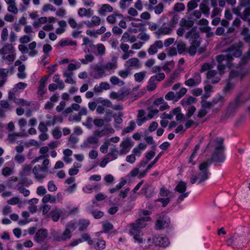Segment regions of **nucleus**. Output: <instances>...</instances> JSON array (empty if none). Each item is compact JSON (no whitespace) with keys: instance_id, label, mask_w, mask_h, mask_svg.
I'll return each mask as SVG.
<instances>
[{"instance_id":"774afa93","label":"nucleus","mask_w":250,"mask_h":250,"mask_svg":"<svg viewBox=\"0 0 250 250\" xmlns=\"http://www.w3.org/2000/svg\"><path fill=\"white\" fill-rule=\"evenodd\" d=\"M225 101V99L223 96L221 95H217L216 97H215L212 100L213 104L214 105L217 104H222Z\"/></svg>"},{"instance_id":"f257e3e1","label":"nucleus","mask_w":250,"mask_h":250,"mask_svg":"<svg viewBox=\"0 0 250 250\" xmlns=\"http://www.w3.org/2000/svg\"><path fill=\"white\" fill-rule=\"evenodd\" d=\"M243 45V42H238L223 51L226 54H221L216 56V59L218 62L217 67L220 74L223 73L226 66H230L233 57L238 58L242 55Z\"/></svg>"},{"instance_id":"412c9836","label":"nucleus","mask_w":250,"mask_h":250,"mask_svg":"<svg viewBox=\"0 0 250 250\" xmlns=\"http://www.w3.org/2000/svg\"><path fill=\"white\" fill-rule=\"evenodd\" d=\"M170 223L169 217L167 216L160 217L156 223V228L161 229L167 227Z\"/></svg>"},{"instance_id":"c756f323","label":"nucleus","mask_w":250,"mask_h":250,"mask_svg":"<svg viewBox=\"0 0 250 250\" xmlns=\"http://www.w3.org/2000/svg\"><path fill=\"white\" fill-rule=\"evenodd\" d=\"M32 166V164H25L23 166L20 172L21 177L23 178L30 175L31 173Z\"/></svg>"},{"instance_id":"4468645a","label":"nucleus","mask_w":250,"mask_h":250,"mask_svg":"<svg viewBox=\"0 0 250 250\" xmlns=\"http://www.w3.org/2000/svg\"><path fill=\"white\" fill-rule=\"evenodd\" d=\"M47 172V167H41L39 165L35 166L32 170L35 178L41 181L46 177Z\"/></svg>"},{"instance_id":"ea45409f","label":"nucleus","mask_w":250,"mask_h":250,"mask_svg":"<svg viewBox=\"0 0 250 250\" xmlns=\"http://www.w3.org/2000/svg\"><path fill=\"white\" fill-rule=\"evenodd\" d=\"M92 245L96 250H102L105 248V242L103 240H96Z\"/></svg>"},{"instance_id":"b1692460","label":"nucleus","mask_w":250,"mask_h":250,"mask_svg":"<svg viewBox=\"0 0 250 250\" xmlns=\"http://www.w3.org/2000/svg\"><path fill=\"white\" fill-rule=\"evenodd\" d=\"M128 95V93L127 91L121 92H115L113 91L110 94V98L118 101H123L126 99Z\"/></svg>"},{"instance_id":"aec40b11","label":"nucleus","mask_w":250,"mask_h":250,"mask_svg":"<svg viewBox=\"0 0 250 250\" xmlns=\"http://www.w3.org/2000/svg\"><path fill=\"white\" fill-rule=\"evenodd\" d=\"M64 212V209L56 208L52 209L47 216H50L53 221L57 222L60 217L63 216Z\"/></svg>"},{"instance_id":"473e14b6","label":"nucleus","mask_w":250,"mask_h":250,"mask_svg":"<svg viewBox=\"0 0 250 250\" xmlns=\"http://www.w3.org/2000/svg\"><path fill=\"white\" fill-rule=\"evenodd\" d=\"M99 142V139L96 137L90 136L87 139L86 142H84L82 145V147L87 148L90 147V144H96Z\"/></svg>"},{"instance_id":"bf43d9fd","label":"nucleus","mask_w":250,"mask_h":250,"mask_svg":"<svg viewBox=\"0 0 250 250\" xmlns=\"http://www.w3.org/2000/svg\"><path fill=\"white\" fill-rule=\"evenodd\" d=\"M200 0H191L188 2L187 5L188 11V12L196 8L198 6L196 1H199Z\"/></svg>"},{"instance_id":"2eb2a0df","label":"nucleus","mask_w":250,"mask_h":250,"mask_svg":"<svg viewBox=\"0 0 250 250\" xmlns=\"http://www.w3.org/2000/svg\"><path fill=\"white\" fill-rule=\"evenodd\" d=\"M102 64L105 73L108 75L112 74L118 67L117 57H113L111 62H107Z\"/></svg>"},{"instance_id":"c9c22d12","label":"nucleus","mask_w":250,"mask_h":250,"mask_svg":"<svg viewBox=\"0 0 250 250\" xmlns=\"http://www.w3.org/2000/svg\"><path fill=\"white\" fill-rule=\"evenodd\" d=\"M77 224L78 226L79 227V230L82 231L87 229L90 224V221L88 219H81L79 221Z\"/></svg>"},{"instance_id":"a18cd8bd","label":"nucleus","mask_w":250,"mask_h":250,"mask_svg":"<svg viewBox=\"0 0 250 250\" xmlns=\"http://www.w3.org/2000/svg\"><path fill=\"white\" fill-rule=\"evenodd\" d=\"M10 101L7 100H0V106L7 111L11 110L13 108V106L9 102Z\"/></svg>"},{"instance_id":"a878e982","label":"nucleus","mask_w":250,"mask_h":250,"mask_svg":"<svg viewBox=\"0 0 250 250\" xmlns=\"http://www.w3.org/2000/svg\"><path fill=\"white\" fill-rule=\"evenodd\" d=\"M148 120L147 116H146V112L143 110H139L137 116L136 123L139 126L142 125L146 121Z\"/></svg>"},{"instance_id":"5fc2aeb1","label":"nucleus","mask_w":250,"mask_h":250,"mask_svg":"<svg viewBox=\"0 0 250 250\" xmlns=\"http://www.w3.org/2000/svg\"><path fill=\"white\" fill-rule=\"evenodd\" d=\"M157 87V83L152 79V78H150L148 82V85L147 86V89L149 91H153L156 89Z\"/></svg>"},{"instance_id":"f03ea898","label":"nucleus","mask_w":250,"mask_h":250,"mask_svg":"<svg viewBox=\"0 0 250 250\" xmlns=\"http://www.w3.org/2000/svg\"><path fill=\"white\" fill-rule=\"evenodd\" d=\"M150 220L149 217H142L127 226L129 228V233L133 236L135 242L139 244H141L144 242L143 239L141 237V229L146 226V222Z\"/></svg>"},{"instance_id":"680f3d73","label":"nucleus","mask_w":250,"mask_h":250,"mask_svg":"<svg viewBox=\"0 0 250 250\" xmlns=\"http://www.w3.org/2000/svg\"><path fill=\"white\" fill-rule=\"evenodd\" d=\"M123 114L122 112H119L118 116H117L116 115H114L113 117L114 118V121L115 125H114V126L115 127H117V125H120L123 122V119H122V116H123Z\"/></svg>"},{"instance_id":"2f4dec72","label":"nucleus","mask_w":250,"mask_h":250,"mask_svg":"<svg viewBox=\"0 0 250 250\" xmlns=\"http://www.w3.org/2000/svg\"><path fill=\"white\" fill-rule=\"evenodd\" d=\"M118 154H120V150L117 147L110 148V152L107 154L108 159L109 161H113L116 159L118 157Z\"/></svg>"},{"instance_id":"49530a36","label":"nucleus","mask_w":250,"mask_h":250,"mask_svg":"<svg viewBox=\"0 0 250 250\" xmlns=\"http://www.w3.org/2000/svg\"><path fill=\"white\" fill-rule=\"evenodd\" d=\"M15 189H17L20 193L23 194L24 196L27 197L30 194V191L25 188L23 186L20 185V184L18 185Z\"/></svg>"},{"instance_id":"393cba45","label":"nucleus","mask_w":250,"mask_h":250,"mask_svg":"<svg viewBox=\"0 0 250 250\" xmlns=\"http://www.w3.org/2000/svg\"><path fill=\"white\" fill-rule=\"evenodd\" d=\"M47 80V77H43L40 81V85L37 92L38 96L40 97H42L46 92V89L45 87Z\"/></svg>"},{"instance_id":"7ed1b4c3","label":"nucleus","mask_w":250,"mask_h":250,"mask_svg":"<svg viewBox=\"0 0 250 250\" xmlns=\"http://www.w3.org/2000/svg\"><path fill=\"white\" fill-rule=\"evenodd\" d=\"M224 139L223 138H217L214 141L215 149L210 159L207 161L209 163L212 162L217 163H223L225 160V156L224 154V146H223Z\"/></svg>"},{"instance_id":"338daca9","label":"nucleus","mask_w":250,"mask_h":250,"mask_svg":"<svg viewBox=\"0 0 250 250\" xmlns=\"http://www.w3.org/2000/svg\"><path fill=\"white\" fill-rule=\"evenodd\" d=\"M150 78H152L157 83V82L163 80L165 78V75L164 73H159L155 75L152 76Z\"/></svg>"},{"instance_id":"052dcab7","label":"nucleus","mask_w":250,"mask_h":250,"mask_svg":"<svg viewBox=\"0 0 250 250\" xmlns=\"http://www.w3.org/2000/svg\"><path fill=\"white\" fill-rule=\"evenodd\" d=\"M98 54L100 56H103L105 52V47L102 43H98L96 45Z\"/></svg>"},{"instance_id":"de8ad7c7","label":"nucleus","mask_w":250,"mask_h":250,"mask_svg":"<svg viewBox=\"0 0 250 250\" xmlns=\"http://www.w3.org/2000/svg\"><path fill=\"white\" fill-rule=\"evenodd\" d=\"M195 99L191 96L188 97L187 98H184L181 101V104L183 106L187 105L189 106L191 104L194 103Z\"/></svg>"},{"instance_id":"20e7f679","label":"nucleus","mask_w":250,"mask_h":250,"mask_svg":"<svg viewBox=\"0 0 250 250\" xmlns=\"http://www.w3.org/2000/svg\"><path fill=\"white\" fill-rule=\"evenodd\" d=\"M247 73L248 71L244 69L232 70L230 72L227 85L224 88L225 91L228 92L231 90L233 86L234 83L241 80Z\"/></svg>"},{"instance_id":"79ce46f5","label":"nucleus","mask_w":250,"mask_h":250,"mask_svg":"<svg viewBox=\"0 0 250 250\" xmlns=\"http://www.w3.org/2000/svg\"><path fill=\"white\" fill-rule=\"evenodd\" d=\"M179 24L182 27L189 28L193 25L194 22L191 20L183 18L181 20Z\"/></svg>"},{"instance_id":"a211bd4d","label":"nucleus","mask_w":250,"mask_h":250,"mask_svg":"<svg viewBox=\"0 0 250 250\" xmlns=\"http://www.w3.org/2000/svg\"><path fill=\"white\" fill-rule=\"evenodd\" d=\"M121 149L120 150V155H125L127 153L132 147L131 139L129 138L124 140L120 144Z\"/></svg>"},{"instance_id":"5701e85b","label":"nucleus","mask_w":250,"mask_h":250,"mask_svg":"<svg viewBox=\"0 0 250 250\" xmlns=\"http://www.w3.org/2000/svg\"><path fill=\"white\" fill-rule=\"evenodd\" d=\"M47 230L46 229H40L36 233L35 240L39 243L43 242L47 237Z\"/></svg>"},{"instance_id":"37998d69","label":"nucleus","mask_w":250,"mask_h":250,"mask_svg":"<svg viewBox=\"0 0 250 250\" xmlns=\"http://www.w3.org/2000/svg\"><path fill=\"white\" fill-rule=\"evenodd\" d=\"M42 202L44 203L49 202L52 204H54L56 202V198L55 196L51 194H46L43 197Z\"/></svg>"},{"instance_id":"6e6552de","label":"nucleus","mask_w":250,"mask_h":250,"mask_svg":"<svg viewBox=\"0 0 250 250\" xmlns=\"http://www.w3.org/2000/svg\"><path fill=\"white\" fill-rule=\"evenodd\" d=\"M147 162L142 161L140 164L133 168L130 172L132 177L138 176L139 178H142L145 176L146 174L150 169H148V165L146 166Z\"/></svg>"},{"instance_id":"1a4fd4ad","label":"nucleus","mask_w":250,"mask_h":250,"mask_svg":"<svg viewBox=\"0 0 250 250\" xmlns=\"http://www.w3.org/2000/svg\"><path fill=\"white\" fill-rule=\"evenodd\" d=\"M209 165V163L208 161L204 162L199 165L200 172L197 175L199 184L202 183L208 178L210 174L208 169Z\"/></svg>"},{"instance_id":"a19ab883","label":"nucleus","mask_w":250,"mask_h":250,"mask_svg":"<svg viewBox=\"0 0 250 250\" xmlns=\"http://www.w3.org/2000/svg\"><path fill=\"white\" fill-rule=\"evenodd\" d=\"M58 24L60 27L56 29V33L60 35L62 34L65 31V27L66 26L67 23L64 20H61L58 22Z\"/></svg>"},{"instance_id":"4d7b16f0","label":"nucleus","mask_w":250,"mask_h":250,"mask_svg":"<svg viewBox=\"0 0 250 250\" xmlns=\"http://www.w3.org/2000/svg\"><path fill=\"white\" fill-rule=\"evenodd\" d=\"M77 226L78 224L76 222L71 221L66 225L65 228L72 233Z\"/></svg>"},{"instance_id":"f704fd0d","label":"nucleus","mask_w":250,"mask_h":250,"mask_svg":"<svg viewBox=\"0 0 250 250\" xmlns=\"http://www.w3.org/2000/svg\"><path fill=\"white\" fill-rule=\"evenodd\" d=\"M180 111V108H176L174 109L172 111H170L169 113H167V112H164L160 116V118L162 119H171L176 114V113Z\"/></svg>"},{"instance_id":"e433bc0d","label":"nucleus","mask_w":250,"mask_h":250,"mask_svg":"<svg viewBox=\"0 0 250 250\" xmlns=\"http://www.w3.org/2000/svg\"><path fill=\"white\" fill-rule=\"evenodd\" d=\"M123 18V16L121 14L115 13L113 14L110 15L107 17L106 21L110 24H114L116 22V18Z\"/></svg>"},{"instance_id":"72a5a7b5","label":"nucleus","mask_w":250,"mask_h":250,"mask_svg":"<svg viewBox=\"0 0 250 250\" xmlns=\"http://www.w3.org/2000/svg\"><path fill=\"white\" fill-rule=\"evenodd\" d=\"M136 126L135 122L134 121H130L128 123V126L124 128L122 130V134L124 135L133 131L135 129Z\"/></svg>"},{"instance_id":"864d4df0","label":"nucleus","mask_w":250,"mask_h":250,"mask_svg":"<svg viewBox=\"0 0 250 250\" xmlns=\"http://www.w3.org/2000/svg\"><path fill=\"white\" fill-rule=\"evenodd\" d=\"M146 71H142L135 73L134 74L135 80L139 83L142 82L146 76Z\"/></svg>"},{"instance_id":"f3484780","label":"nucleus","mask_w":250,"mask_h":250,"mask_svg":"<svg viewBox=\"0 0 250 250\" xmlns=\"http://www.w3.org/2000/svg\"><path fill=\"white\" fill-rule=\"evenodd\" d=\"M201 75L197 72L195 73L191 78L186 80L184 84L188 86L193 87L201 83Z\"/></svg>"},{"instance_id":"c85d7f7f","label":"nucleus","mask_w":250,"mask_h":250,"mask_svg":"<svg viewBox=\"0 0 250 250\" xmlns=\"http://www.w3.org/2000/svg\"><path fill=\"white\" fill-rule=\"evenodd\" d=\"M217 71L215 70H209L208 71L207 76L208 79H211V82L213 83H216L219 82L220 80V77L217 76Z\"/></svg>"},{"instance_id":"69168bd1","label":"nucleus","mask_w":250,"mask_h":250,"mask_svg":"<svg viewBox=\"0 0 250 250\" xmlns=\"http://www.w3.org/2000/svg\"><path fill=\"white\" fill-rule=\"evenodd\" d=\"M32 40V38L31 37V35H23L21 36L19 39L20 42L22 44H24L29 42Z\"/></svg>"},{"instance_id":"0eeeda50","label":"nucleus","mask_w":250,"mask_h":250,"mask_svg":"<svg viewBox=\"0 0 250 250\" xmlns=\"http://www.w3.org/2000/svg\"><path fill=\"white\" fill-rule=\"evenodd\" d=\"M190 37H191V45L188 52L190 55L193 56L196 53L197 49L200 45V39L198 34L193 33L192 29L187 32L186 35V38L187 39Z\"/></svg>"},{"instance_id":"6e6d98bb","label":"nucleus","mask_w":250,"mask_h":250,"mask_svg":"<svg viewBox=\"0 0 250 250\" xmlns=\"http://www.w3.org/2000/svg\"><path fill=\"white\" fill-rule=\"evenodd\" d=\"M241 34L244 36V39L246 42H250V33L248 28H243Z\"/></svg>"},{"instance_id":"423d86ee","label":"nucleus","mask_w":250,"mask_h":250,"mask_svg":"<svg viewBox=\"0 0 250 250\" xmlns=\"http://www.w3.org/2000/svg\"><path fill=\"white\" fill-rule=\"evenodd\" d=\"M250 99V96L246 93H239L235 99L231 102L228 108V112L230 114L235 113L237 109L246 101Z\"/></svg>"},{"instance_id":"58836bf2","label":"nucleus","mask_w":250,"mask_h":250,"mask_svg":"<svg viewBox=\"0 0 250 250\" xmlns=\"http://www.w3.org/2000/svg\"><path fill=\"white\" fill-rule=\"evenodd\" d=\"M177 51L179 54H181L186 52L187 50V44L183 41H178L176 43Z\"/></svg>"},{"instance_id":"9b49d317","label":"nucleus","mask_w":250,"mask_h":250,"mask_svg":"<svg viewBox=\"0 0 250 250\" xmlns=\"http://www.w3.org/2000/svg\"><path fill=\"white\" fill-rule=\"evenodd\" d=\"M187 91L186 88L182 87L175 94L173 91H169L166 94L165 98L168 101L174 100L177 102L186 94Z\"/></svg>"},{"instance_id":"cd10ccee","label":"nucleus","mask_w":250,"mask_h":250,"mask_svg":"<svg viewBox=\"0 0 250 250\" xmlns=\"http://www.w3.org/2000/svg\"><path fill=\"white\" fill-rule=\"evenodd\" d=\"M113 10V7L109 4H104L98 10V12L101 16H105L107 13L112 12Z\"/></svg>"},{"instance_id":"7c9ffc66","label":"nucleus","mask_w":250,"mask_h":250,"mask_svg":"<svg viewBox=\"0 0 250 250\" xmlns=\"http://www.w3.org/2000/svg\"><path fill=\"white\" fill-rule=\"evenodd\" d=\"M114 132V130L113 129L111 128L110 129H104L102 130H96L94 131L93 134L94 135L97 137H102L106 135V134H108L109 133H113Z\"/></svg>"},{"instance_id":"9d476101","label":"nucleus","mask_w":250,"mask_h":250,"mask_svg":"<svg viewBox=\"0 0 250 250\" xmlns=\"http://www.w3.org/2000/svg\"><path fill=\"white\" fill-rule=\"evenodd\" d=\"M187 188V183L183 181L179 182L175 188L174 190L176 192L181 193L178 198L177 201L178 202L183 201L185 198L188 196L189 192H186Z\"/></svg>"},{"instance_id":"0e129e2a","label":"nucleus","mask_w":250,"mask_h":250,"mask_svg":"<svg viewBox=\"0 0 250 250\" xmlns=\"http://www.w3.org/2000/svg\"><path fill=\"white\" fill-rule=\"evenodd\" d=\"M17 89L16 87L11 89L8 92V100L13 101L16 98Z\"/></svg>"},{"instance_id":"ddd939ff","label":"nucleus","mask_w":250,"mask_h":250,"mask_svg":"<svg viewBox=\"0 0 250 250\" xmlns=\"http://www.w3.org/2000/svg\"><path fill=\"white\" fill-rule=\"evenodd\" d=\"M51 235L55 241L60 242L64 241L69 239L71 237V232L66 228L62 233L61 231H54Z\"/></svg>"},{"instance_id":"39448f33","label":"nucleus","mask_w":250,"mask_h":250,"mask_svg":"<svg viewBox=\"0 0 250 250\" xmlns=\"http://www.w3.org/2000/svg\"><path fill=\"white\" fill-rule=\"evenodd\" d=\"M250 5V0H241L239 1V5L233 8L232 11L234 14L240 17L244 21H247L250 25V8H246L242 13L241 11L243 7H248Z\"/></svg>"},{"instance_id":"4be33fe9","label":"nucleus","mask_w":250,"mask_h":250,"mask_svg":"<svg viewBox=\"0 0 250 250\" xmlns=\"http://www.w3.org/2000/svg\"><path fill=\"white\" fill-rule=\"evenodd\" d=\"M125 66L128 68L138 69L141 67L139 60L136 58H131L128 60L125 64Z\"/></svg>"},{"instance_id":"c03bdc74","label":"nucleus","mask_w":250,"mask_h":250,"mask_svg":"<svg viewBox=\"0 0 250 250\" xmlns=\"http://www.w3.org/2000/svg\"><path fill=\"white\" fill-rule=\"evenodd\" d=\"M13 49V46L12 44H6L0 49V54L5 55L9 54L11 52V51Z\"/></svg>"},{"instance_id":"13d9d810","label":"nucleus","mask_w":250,"mask_h":250,"mask_svg":"<svg viewBox=\"0 0 250 250\" xmlns=\"http://www.w3.org/2000/svg\"><path fill=\"white\" fill-rule=\"evenodd\" d=\"M94 188H100V186L98 185L95 186H85L83 187V190L86 193H90L92 192Z\"/></svg>"},{"instance_id":"8fccbe9b","label":"nucleus","mask_w":250,"mask_h":250,"mask_svg":"<svg viewBox=\"0 0 250 250\" xmlns=\"http://www.w3.org/2000/svg\"><path fill=\"white\" fill-rule=\"evenodd\" d=\"M72 62L75 63H70L68 65V70L72 71L80 68L81 66V63L80 62L75 61L74 60H73Z\"/></svg>"},{"instance_id":"bb28decb","label":"nucleus","mask_w":250,"mask_h":250,"mask_svg":"<svg viewBox=\"0 0 250 250\" xmlns=\"http://www.w3.org/2000/svg\"><path fill=\"white\" fill-rule=\"evenodd\" d=\"M15 72L13 66H10L8 68H0V77L4 80H7L8 74L12 75Z\"/></svg>"},{"instance_id":"3c124183","label":"nucleus","mask_w":250,"mask_h":250,"mask_svg":"<svg viewBox=\"0 0 250 250\" xmlns=\"http://www.w3.org/2000/svg\"><path fill=\"white\" fill-rule=\"evenodd\" d=\"M164 9V4L162 3H159L155 6H152V11L154 10L156 14L159 15L163 12Z\"/></svg>"},{"instance_id":"4c0bfd02","label":"nucleus","mask_w":250,"mask_h":250,"mask_svg":"<svg viewBox=\"0 0 250 250\" xmlns=\"http://www.w3.org/2000/svg\"><path fill=\"white\" fill-rule=\"evenodd\" d=\"M172 31V28L163 25L158 30V34L161 35H170Z\"/></svg>"},{"instance_id":"e2e57ef3","label":"nucleus","mask_w":250,"mask_h":250,"mask_svg":"<svg viewBox=\"0 0 250 250\" xmlns=\"http://www.w3.org/2000/svg\"><path fill=\"white\" fill-rule=\"evenodd\" d=\"M109 145V140H106L103 145H102L100 148L101 152L103 153H106L108 151V148Z\"/></svg>"},{"instance_id":"6ab92c4d","label":"nucleus","mask_w":250,"mask_h":250,"mask_svg":"<svg viewBox=\"0 0 250 250\" xmlns=\"http://www.w3.org/2000/svg\"><path fill=\"white\" fill-rule=\"evenodd\" d=\"M141 194H144L146 198H151L155 194V188L151 185L146 183L141 189Z\"/></svg>"},{"instance_id":"dca6fc26","label":"nucleus","mask_w":250,"mask_h":250,"mask_svg":"<svg viewBox=\"0 0 250 250\" xmlns=\"http://www.w3.org/2000/svg\"><path fill=\"white\" fill-rule=\"evenodd\" d=\"M155 246L166 248L169 245L168 239L163 235H156L152 239Z\"/></svg>"},{"instance_id":"603ef678","label":"nucleus","mask_w":250,"mask_h":250,"mask_svg":"<svg viewBox=\"0 0 250 250\" xmlns=\"http://www.w3.org/2000/svg\"><path fill=\"white\" fill-rule=\"evenodd\" d=\"M94 60V56L91 54H87L85 56L84 58L81 59V63L83 64H87L89 62H91Z\"/></svg>"},{"instance_id":"09e8293b","label":"nucleus","mask_w":250,"mask_h":250,"mask_svg":"<svg viewBox=\"0 0 250 250\" xmlns=\"http://www.w3.org/2000/svg\"><path fill=\"white\" fill-rule=\"evenodd\" d=\"M110 83L113 85L122 86L125 84V82L121 80L118 77L115 76H111L110 78Z\"/></svg>"},{"instance_id":"f8f14e48","label":"nucleus","mask_w":250,"mask_h":250,"mask_svg":"<svg viewBox=\"0 0 250 250\" xmlns=\"http://www.w3.org/2000/svg\"><path fill=\"white\" fill-rule=\"evenodd\" d=\"M94 79H99L108 75L105 73L102 64H96L92 67L90 74Z\"/></svg>"}]
</instances>
